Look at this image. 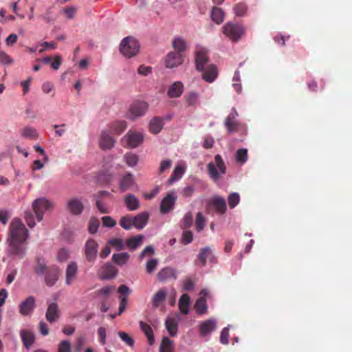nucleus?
Segmentation results:
<instances>
[{
    "label": "nucleus",
    "mask_w": 352,
    "mask_h": 352,
    "mask_svg": "<svg viewBox=\"0 0 352 352\" xmlns=\"http://www.w3.org/2000/svg\"><path fill=\"white\" fill-rule=\"evenodd\" d=\"M28 237L29 231L22 221L19 218H14L10 223L6 240L27 242Z\"/></svg>",
    "instance_id": "obj_1"
},
{
    "label": "nucleus",
    "mask_w": 352,
    "mask_h": 352,
    "mask_svg": "<svg viewBox=\"0 0 352 352\" xmlns=\"http://www.w3.org/2000/svg\"><path fill=\"white\" fill-rule=\"evenodd\" d=\"M6 254L12 260L23 259L27 254V243L25 241H17L6 240Z\"/></svg>",
    "instance_id": "obj_2"
},
{
    "label": "nucleus",
    "mask_w": 352,
    "mask_h": 352,
    "mask_svg": "<svg viewBox=\"0 0 352 352\" xmlns=\"http://www.w3.org/2000/svg\"><path fill=\"white\" fill-rule=\"evenodd\" d=\"M207 170L210 177L214 181L219 179L220 174L226 173V166L220 155L214 156V162H210L207 165Z\"/></svg>",
    "instance_id": "obj_3"
},
{
    "label": "nucleus",
    "mask_w": 352,
    "mask_h": 352,
    "mask_svg": "<svg viewBox=\"0 0 352 352\" xmlns=\"http://www.w3.org/2000/svg\"><path fill=\"white\" fill-rule=\"evenodd\" d=\"M223 34L233 42H237L245 33V28L242 25L227 23L223 27Z\"/></svg>",
    "instance_id": "obj_4"
},
{
    "label": "nucleus",
    "mask_w": 352,
    "mask_h": 352,
    "mask_svg": "<svg viewBox=\"0 0 352 352\" xmlns=\"http://www.w3.org/2000/svg\"><path fill=\"white\" fill-rule=\"evenodd\" d=\"M140 45L138 41L132 36L124 38L120 45V52L126 57H132L137 54Z\"/></svg>",
    "instance_id": "obj_5"
},
{
    "label": "nucleus",
    "mask_w": 352,
    "mask_h": 352,
    "mask_svg": "<svg viewBox=\"0 0 352 352\" xmlns=\"http://www.w3.org/2000/svg\"><path fill=\"white\" fill-rule=\"evenodd\" d=\"M148 105L144 101H135L133 102L129 110L128 118L135 120L139 117L143 116L147 111Z\"/></svg>",
    "instance_id": "obj_6"
},
{
    "label": "nucleus",
    "mask_w": 352,
    "mask_h": 352,
    "mask_svg": "<svg viewBox=\"0 0 352 352\" xmlns=\"http://www.w3.org/2000/svg\"><path fill=\"white\" fill-rule=\"evenodd\" d=\"M50 205L49 201L43 198L37 199L34 201L32 208L38 221L43 219V213L49 208Z\"/></svg>",
    "instance_id": "obj_7"
},
{
    "label": "nucleus",
    "mask_w": 352,
    "mask_h": 352,
    "mask_svg": "<svg viewBox=\"0 0 352 352\" xmlns=\"http://www.w3.org/2000/svg\"><path fill=\"white\" fill-rule=\"evenodd\" d=\"M237 116L236 111L232 109L225 120V126L229 133H234L239 131L241 124L236 120Z\"/></svg>",
    "instance_id": "obj_8"
},
{
    "label": "nucleus",
    "mask_w": 352,
    "mask_h": 352,
    "mask_svg": "<svg viewBox=\"0 0 352 352\" xmlns=\"http://www.w3.org/2000/svg\"><path fill=\"white\" fill-rule=\"evenodd\" d=\"M36 307L35 298L30 296L25 300L22 301L19 305V313L24 316H30L32 314Z\"/></svg>",
    "instance_id": "obj_9"
},
{
    "label": "nucleus",
    "mask_w": 352,
    "mask_h": 352,
    "mask_svg": "<svg viewBox=\"0 0 352 352\" xmlns=\"http://www.w3.org/2000/svg\"><path fill=\"white\" fill-rule=\"evenodd\" d=\"M98 243L92 239L85 243V257L89 262H94L98 254Z\"/></svg>",
    "instance_id": "obj_10"
},
{
    "label": "nucleus",
    "mask_w": 352,
    "mask_h": 352,
    "mask_svg": "<svg viewBox=\"0 0 352 352\" xmlns=\"http://www.w3.org/2000/svg\"><path fill=\"white\" fill-rule=\"evenodd\" d=\"M217 329L216 320L210 318L200 323L199 327V334L201 337H207Z\"/></svg>",
    "instance_id": "obj_11"
},
{
    "label": "nucleus",
    "mask_w": 352,
    "mask_h": 352,
    "mask_svg": "<svg viewBox=\"0 0 352 352\" xmlns=\"http://www.w3.org/2000/svg\"><path fill=\"white\" fill-rule=\"evenodd\" d=\"M184 62V56L181 53L175 52H169L165 60L166 67L168 68H173L182 65Z\"/></svg>",
    "instance_id": "obj_12"
},
{
    "label": "nucleus",
    "mask_w": 352,
    "mask_h": 352,
    "mask_svg": "<svg viewBox=\"0 0 352 352\" xmlns=\"http://www.w3.org/2000/svg\"><path fill=\"white\" fill-rule=\"evenodd\" d=\"M208 52L206 49L198 48L195 53L196 69L198 71H204L205 65L208 62Z\"/></svg>",
    "instance_id": "obj_13"
},
{
    "label": "nucleus",
    "mask_w": 352,
    "mask_h": 352,
    "mask_svg": "<svg viewBox=\"0 0 352 352\" xmlns=\"http://www.w3.org/2000/svg\"><path fill=\"white\" fill-rule=\"evenodd\" d=\"M177 199L175 193L172 192L168 193L162 201L160 206V212L163 214L168 212L173 208Z\"/></svg>",
    "instance_id": "obj_14"
},
{
    "label": "nucleus",
    "mask_w": 352,
    "mask_h": 352,
    "mask_svg": "<svg viewBox=\"0 0 352 352\" xmlns=\"http://www.w3.org/2000/svg\"><path fill=\"white\" fill-rule=\"evenodd\" d=\"M209 206L212 207L219 214H223L227 210L225 199L220 196H214L209 201Z\"/></svg>",
    "instance_id": "obj_15"
},
{
    "label": "nucleus",
    "mask_w": 352,
    "mask_h": 352,
    "mask_svg": "<svg viewBox=\"0 0 352 352\" xmlns=\"http://www.w3.org/2000/svg\"><path fill=\"white\" fill-rule=\"evenodd\" d=\"M115 140L107 131H102L99 138V146L102 150H109L113 147Z\"/></svg>",
    "instance_id": "obj_16"
},
{
    "label": "nucleus",
    "mask_w": 352,
    "mask_h": 352,
    "mask_svg": "<svg viewBox=\"0 0 352 352\" xmlns=\"http://www.w3.org/2000/svg\"><path fill=\"white\" fill-rule=\"evenodd\" d=\"M67 209L73 215H79L84 210V205L79 199L72 198L67 201Z\"/></svg>",
    "instance_id": "obj_17"
},
{
    "label": "nucleus",
    "mask_w": 352,
    "mask_h": 352,
    "mask_svg": "<svg viewBox=\"0 0 352 352\" xmlns=\"http://www.w3.org/2000/svg\"><path fill=\"white\" fill-rule=\"evenodd\" d=\"M59 269L57 266L52 265L48 267L45 272V282L48 287H52L58 278Z\"/></svg>",
    "instance_id": "obj_18"
},
{
    "label": "nucleus",
    "mask_w": 352,
    "mask_h": 352,
    "mask_svg": "<svg viewBox=\"0 0 352 352\" xmlns=\"http://www.w3.org/2000/svg\"><path fill=\"white\" fill-rule=\"evenodd\" d=\"M167 297V289L162 288L158 289L153 296L151 302L155 309L160 307L165 302Z\"/></svg>",
    "instance_id": "obj_19"
},
{
    "label": "nucleus",
    "mask_w": 352,
    "mask_h": 352,
    "mask_svg": "<svg viewBox=\"0 0 352 352\" xmlns=\"http://www.w3.org/2000/svg\"><path fill=\"white\" fill-rule=\"evenodd\" d=\"M59 316L60 310L58 304L56 302L50 303L45 314L47 320L49 322L52 323L58 320Z\"/></svg>",
    "instance_id": "obj_20"
},
{
    "label": "nucleus",
    "mask_w": 352,
    "mask_h": 352,
    "mask_svg": "<svg viewBox=\"0 0 352 352\" xmlns=\"http://www.w3.org/2000/svg\"><path fill=\"white\" fill-rule=\"evenodd\" d=\"M135 185V179L133 175L128 173L125 174L120 181V190L122 192L130 190L133 186Z\"/></svg>",
    "instance_id": "obj_21"
},
{
    "label": "nucleus",
    "mask_w": 352,
    "mask_h": 352,
    "mask_svg": "<svg viewBox=\"0 0 352 352\" xmlns=\"http://www.w3.org/2000/svg\"><path fill=\"white\" fill-rule=\"evenodd\" d=\"M175 270L170 267H166L162 269L157 274V278L160 282H166L170 279H176Z\"/></svg>",
    "instance_id": "obj_22"
},
{
    "label": "nucleus",
    "mask_w": 352,
    "mask_h": 352,
    "mask_svg": "<svg viewBox=\"0 0 352 352\" xmlns=\"http://www.w3.org/2000/svg\"><path fill=\"white\" fill-rule=\"evenodd\" d=\"M78 272V265L75 262H70L65 272V283L67 285H72L75 280Z\"/></svg>",
    "instance_id": "obj_23"
},
{
    "label": "nucleus",
    "mask_w": 352,
    "mask_h": 352,
    "mask_svg": "<svg viewBox=\"0 0 352 352\" xmlns=\"http://www.w3.org/2000/svg\"><path fill=\"white\" fill-rule=\"evenodd\" d=\"M202 78L208 82H212L217 77L218 69L215 65L211 64L202 71Z\"/></svg>",
    "instance_id": "obj_24"
},
{
    "label": "nucleus",
    "mask_w": 352,
    "mask_h": 352,
    "mask_svg": "<svg viewBox=\"0 0 352 352\" xmlns=\"http://www.w3.org/2000/svg\"><path fill=\"white\" fill-rule=\"evenodd\" d=\"M21 341L26 349H30L35 342L34 333L29 329H23L20 332Z\"/></svg>",
    "instance_id": "obj_25"
},
{
    "label": "nucleus",
    "mask_w": 352,
    "mask_h": 352,
    "mask_svg": "<svg viewBox=\"0 0 352 352\" xmlns=\"http://www.w3.org/2000/svg\"><path fill=\"white\" fill-rule=\"evenodd\" d=\"M129 146L135 148L138 146L143 141L142 134L137 132H128L125 135Z\"/></svg>",
    "instance_id": "obj_26"
},
{
    "label": "nucleus",
    "mask_w": 352,
    "mask_h": 352,
    "mask_svg": "<svg viewBox=\"0 0 352 352\" xmlns=\"http://www.w3.org/2000/svg\"><path fill=\"white\" fill-rule=\"evenodd\" d=\"M118 270L111 263H106L100 270V278L102 279H111L114 278Z\"/></svg>",
    "instance_id": "obj_27"
},
{
    "label": "nucleus",
    "mask_w": 352,
    "mask_h": 352,
    "mask_svg": "<svg viewBox=\"0 0 352 352\" xmlns=\"http://www.w3.org/2000/svg\"><path fill=\"white\" fill-rule=\"evenodd\" d=\"M144 236L138 234L137 236L128 238L126 241V245L130 250H135L143 243Z\"/></svg>",
    "instance_id": "obj_28"
},
{
    "label": "nucleus",
    "mask_w": 352,
    "mask_h": 352,
    "mask_svg": "<svg viewBox=\"0 0 352 352\" xmlns=\"http://www.w3.org/2000/svg\"><path fill=\"white\" fill-rule=\"evenodd\" d=\"M124 204L130 211H134L140 208V201L134 195L128 194L124 197Z\"/></svg>",
    "instance_id": "obj_29"
},
{
    "label": "nucleus",
    "mask_w": 352,
    "mask_h": 352,
    "mask_svg": "<svg viewBox=\"0 0 352 352\" xmlns=\"http://www.w3.org/2000/svg\"><path fill=\"white\" fill-rule=\"evenodd\" d=\"M133 218L134 221V226L137 229L141 230L147 224L149 214L147 212H143Z\"/></svg>",
    "instance_id": "obj_30"
},
{
    "label": "nucleus",
    "mask_w": 352,
    "mask_h": 352,
    "mask_svg": "<svg viewBox=\"0 0 352 352\" xmlns=\"http://www.w3.org/2000/svg\"><path fill=\"white\" fill-rule=\"evenodd\" d=\"M109 127L113 133L120 135L126 130L127 124L124 120H116L109 123Z\"/></svg>",
    "instance_id": "obj_31"
},
{
    "label": "nucleus",
    "mask_w": 352,
    "mask_h": 352,
    "mask_svg": "<svg viewBox=\"0 0 352 352\" xmlns=\"http://www.w3.org/2000/svg\"><path fill=\"white\" fill-rule=\"evenodd\" d=\"M164 126L163 119L160 117H154L149 123V131L153 134L159 133Z\"/></svg>",
    "instance_id": "obj_32"
},
{
    "label": "nucleus",
    "mask_w": 352,
    "mask_h": 352,
    "mask_svg": "<svg viewBox=\"0 0 352 352\" xmlns=\"http://www.w3.org/2000/svg\"><path fill=\"white\" fill-rule=\"evenodd\" d=\"M184 91V86L181 82H174L168 91V95L170 98L179 97Z\"/></svg>",
    "instance_id": "obj_33"
},
{
    "label": "nucleus",
    "mask_w": 352,
    "mask_h": 352,
    "mask_svg": "<svg viewBox=\"0 0 352 352\" xmlns=\"http://www.w3.org/2000/svg\"><path fill=\"white\" fill-rule=\"evenodd\" d=\"M140 327L147 337L149 344L153 345L155 342V338L153 331L151 326L146 322L141 321L140 322Z\"/></svg>",
    "instance_id": "obj_34"
},
{
    "label": "nucleus",
    "mask_w": 352,
    "mask_h": 352,
    "mask_svg": "<svg viewBox=\"0 0 352 352\" xmlns=\"http://www.w3.org/2000/svg\"><path fill=\"white\" fill-rule=\"evenodd\" d=\"M190 297L187 294H184L179 300V308L182 313L187 315L189 312Z\"/></svg>",
    "instance_id": "obj_35"
},
{
    "label": "nucleus",
    "mask_w": 352,
    "mask_h": 352,
    "mask_svg": "<svg viewBox=\"0 0 352 352\" xmlns=\"http://www.w3.org/2000/svg\"><path fill=\"white\" fill-rule=\"evenodd\" d=\"M130 258V255L127 252H120L113 254L112 261L118 265L122 266L125 265Z\"/></svg>",
    "instance_id": "obj_36"
},
{
    "label": "nucleus",
    "mask_w": 352,
    "mask_h": 352,
    "mask_svg": "<svg viewBox=\"0 0 352 352\" xmlns=\"http://www.w3.org/2000/svg\"><path fill=\"white\" fill-rule=\"evenodd\" d=\"M159 352H174V343L168 337H164L161 342Z\"/></svg>",
    "instance_id": "obj_37"
},
{
    "label": "nucleus",
    "mask_w": 352,
    "mask_h": 352,
    "mask_svg": "<svg viewBox=\"0 0 352 352\" xmlns=\"http://www.w3.org/2000/svg\"><path fill=\"white\" fill-rule=\"evenodd\" d=\"M165 325L170 336L175 337L177 335L178 327L177 320L173 318H168L166 320Z\"/></svg>",
    "instance_id": "obj_38"
},
{
    "label": "nucleus",
    "mask_w": 352,
    "mask_h": 352,
    "mask_svg": "<svg viewBox=\"0 0 352 352\" xmlns=\"http://www.w3.org/2000/svg\"><path fill=\"white\" fill-rule=\"evenodd\" d=\"M184 168L182 165H177L174 168L171 176L168 179L169 184H172L175 181L180 179L184 173Z\"/></svg>",
    "instance_id": "obj_39"
},
{
    "label": "nucleus",
    "mask_w": 352,
    "mask_h": 352,
    "mask_svg": "<svg viewBox=\"0 0 352 352\" xmlns=\"http://www.w3.org/2000/svg\"><path fill=\"white\" fill-rule=\"evenodd\" d=\"M211 17L216 23L220 24L223 21L224 12L221 8L214 7L211 11Z\"/></svg>",
    "instance_id": "obj_40"
},
{
    "label": "nucleus",
    "mask_w": 352,
    "mask_h": 352,
    "mask_svg": "<svg viewBox=\"0 0 352 352\" xmlns=\"http://www.w3.org/2000/svg\"><path fill=\"white\" fill-rule=\"evenodd\" d=\"M235 160L241 165L244 164L248 160V149L241 148L236 151L235 155Z\"/></svg>",
    "instance_id": "obj_41"
},
{
    "label": "nucleus",
    "mask_w": 352,
    "mask_h": 352,
    "mask_svg": "<svg viewBox=\"0 0 352 352\" xmlns=\"http://www.w3.org/2000/svg\"><path fill=\"white\" fill-rule=\"evenodd\" d=\"M173 47L177 53L182 54L186 50V41L180 37L175 38L173 41Z\"/></svg>",
    "instance_id": "obj_42"
},
{
    "label": "nucleus",
    "mask_w": 352,
    "mask_h": 352,
    "mask_svg": "<svg viewBox=\"0 0 352 352\" xmlns=\"http://www.w3.org/2000/svg\"><path fill=\"white\" fill-rule=\"evenodd\" d=\"M207 305L206 298L204 297H201L197 300L195 304V309L196 310L198 314L202 315L206 313L207 311Z\"/></svg>",
    "instance_id": "obj_43"
},
{
    "label": "nucleus",
    "mask_w": 352,
    "mask_h": 352,
    "mask_svg": "<svg viewBox=\"0 0 352 352\" xmlns=\"http://www.w3.org/2000/svg\"><path fill=\"white\" fill-rule=\"evenodd\" d=\"M47 269L45 259L42 257H37L36 265L34 267L35 272L38 275H41L45 273Z\"/></svg>",
    "instance_id": "obj_44"
},
{
    "label": "nucleus",
    "mask_w": 352,
    "mask_h": 352,
    "mask_svg": "<svg viewBox=\"0 0 352 352\" xmlns=\"http://www.w3.org/2000/svg\"><path fill=\"white\" fill-rule=\"evenodd\" d=\"M120 225L124 230H129L134 226L133 218L130 215H125L120 219Z\"/></svg>",
    "instance_id": "obj_45"
},
{
    "label": "nucleus",
    "mask_w": 352,
    "mask_h": 352,
    "mask_svg": "<svg viewBox=\"0 0 352 352\" xmlns=\"http://www.w3.org/2000/svg\"><path fill=\"white\" fill-rule=\"evenodd\" d=\"M112 180L113 176L108 171L100 173L97 177L98 183L101 185L109 184L112 182Z\"/></svg>",
    "instance_id": "obj_46"
},
{
    "label": "nucleus",
    "mask_w": 352,
    "mask_h": 352,
    "mask_svg": "<svg viewBox=\"0 0 352 352\" xmlns=\"http://www.w3.org/2000/svg\"><path fill=\"white\" fill-rule=\"evenodd\" d=\"M211 254V250L209 247H205L202 248L198 254V260L201 263L202 266L206 265V259Z\"/></svg>",
    "instance_id": "obj_47"
},
{
    "label": "nucleus",
    "mask_w": 352,
    "mask_h": 352,
    "mask_svg": "<svg viewBox=\"0 0 352 352\" xmlns=\"http://www.w3.org/2000/svg\"><path fill=\"white\" fill-rule=\"evenodd\" d=\"M186 101L189 106L195 107L198 104L199 94L191 91L185 96Z\"/></svg>",
    "instance_id": "obj_48"
},
{
    "label": "nucleus",
    "mask_w": 352,
    "mask_h": 352,
    "mask_svg": "<svg viewBox=\"0 0 352 352\" xmlns=\"http://www.w3.org/2000/svg\"><path fill=\"white\" fill-rule=\"evenodd\" d=\"M21 135L25 138L36 139L38 138V133L35 129L30 126L24 128L21 131Z\"/></svg>",
    "instance_id": "obj_49"
},
{
    "label": "nucleus",
    "mask_w": 352,
    "mask_h": 352,
    "mask_svg": "<svg viewBox=\"0 0 352 352\" xmlns=\"http://www.w3.org/2000/svg\"><path fill=\"white\" fill-rule=\"evenodd\" d=\"M206 226V218L201 212H198L196 216L195 228L197 232L202 231Z\"/></svg>",
    "instance_id": "obj_50"
},
{
    "label": "nucleus",
    "mask_w": 352,
    "mask_h": 352,
    "mask_svg": "<svg viewBox=\"0 0 352 352\" xmlns=\"http://www.w3.org/2000/svg\"><path fill=\"white\" fill-rule=\"evenodd\" d=\"M108 244L112 246L116 251H120L125 248L122 239H111L109 240Z\"/></svg>",
    "instance_id": "obj_51"
},
{
    "label": "nucleus",
    "mask_w": 352,
    "mask_h": 352,
    "mask_svg": "<svg viewBox=\"0 0 352 352\" xmlns=\"http://www.w3.org/2000/svg\"><path fill=\"white\" fill-rule=\"evenodd\" d=\"M233 10L236 16H244L246 14L248 7L243 3H239L234 6Z\"/></svg>",
    "instance_id": "obj_52"
},
{
    "label": "nucleus",
    "mask_w": 352,
    "mask_h": 352,
    "mask_svg": "<svg viewBox=\"0 0 352 352\" xmlns=\"http://www.w3.org/2000/svg\"><path fill=\"white\" fill-rule=\"evenodd\" d=\"M192 224V214L191 212H187L182 220L181 221V228L183 229H186L190 228Z\"/></svg>",
    "instance_id": "obj_53"
},
{
    "label": "nucleus",
    "mask_w": 352,
    "mask_h": 352,
    "mask_svg": "<svg viewBox=\"0 0 352 352\" xmlns=\"http://www.w3.org/2000/svg\"><path fill=\"white\" fill-rule=\"evenodd\" d=\"M99 225H100L99 220L96 217H92L89 220V226H88V230H89V233H91V234L96 233L98 231Z\"/></svg>",
    "instance_id": "obj_54"
},
{
    "label": "nucleus",
    "mask_w": 352,
    "mask_h": 352,
    "mask_svg": "<svg viewBox=\"0 0 352 352\" xmlns=\"http://www.w3.org/2000/svg\"><path fill=\"white\" fill-rule=\"evenodd\" d=\"M228 204L230 208H235L240 201V196L237 192L231 193L228 197Z\"/></svg>",
    "instance_id": "obj_55"
},
{
    "label": "nucleus",
    "mask_w": 352,
    "mask_h": 352,
    "mask_svg": "<svg viewBox=\"0 0 352 352\" xmlns=\"http://www.w3.org/2000/svg\"><path fill=\"white\" fill-rule=\"evenodd\" d=\"M124 159L127 165L131 167L135 166L138 162V155L131 153H126Z\"/></svg>",
    "instance_id": "obj_56"
},
{
    "label": "nucleus",
    "mask_w": 352,
    "mask_h": 352,
    "mask_svg": "<svg viewBox=\"0 0 352 352\" xmlns=\"http://www.w3.org/2000/svg\"><path fill=\"white\" fill-rule=\"evenodd\" d=\"M94 200L96 201V206L100 213L108 214L110 212V208L106 206L102 199H94Z\"/></svg>",
    "instance_id": "obj_57"
},
{
    "label": "nucleus",
    "mask_w": 352,
    "mask_h": 352,
    "mask_svg": "<svg viewBox=\"0 0 352 352\" xmlns=\"http://www.w3.org/2000/svg\"><path fill=\"white\" fill-rule=\"evenodd\" d=\"M159 261L157 258L149 259L146 264V270L148 274L153 273L157 268Z\"/></svg>",
    "instance_id": "obj_58"
},
{
    "label": "nucleus",
    "mask_w": 352,
    "mask_h": 352,
    "mask_svg": "<svg viewBox=\"0 0 352 352\" xmlns=\"http://www.w3.org/2000/svg\"><path fill=\"white\" fill-rule=\"evenodd\" d=\"M193 239V234L190 230H184L181 239V241L183 244L187 245L190 243Z\"/></svg>",
    "instance_id": "obj_59"
},
{
    "label": "nucleus",
    "mask_w": 352,
    "mask_h": 352,
    "mask_svg": "<svg viewBox=\"0 0 352 352\" xmlns=\"http://www.w3.org/2000/svg\"><path fill=\"white\" fill-rule=\"evenodd\" d=\"M46 23H51L56 20V16L53 14L52 8H49L46 10L45 12L41 16Z\"/></svg>",
    "instance_id": "obj_60"
},
{
    "label": "nucleus",
    "mask_w": 352,
    "mask_h": 352,
    "mask_svg": "<svg viewBox=\"0 0 352 352\" xmlns=\"http://www.w3.org/2000/svg\"><path fill=\"white\" fill-rule=\"evenodd\" d=\"M72 349L71 343L69 340H62L58 347V352H70Z\"/></svg>",
    "instance_id": "obj_61"
},
{
    "label": "nucleus",
    "mask_w": 352,
    "mask_h": 352,
    "mask_svg": "<svg viewBox=\"0 0 352 352\" xmlns=\"http://www.w3.org/2000/svg\"><path fill=\"white\" fill-rule=\"evenodd\" d=\"M101 221L104 227L113 228L116 225V221L110 216L102 217Z\"/></svg>",
    "instance_id": "obj_62"
},
{
    "label": "nucleus",
    "mask_w": 352,
    "mask_h": 352,
    "mask_svg": "<svg viewBox=\"0 0 352 352\" xmlns=\"http://www.w3.org/2000/svg\"><path fill=\"white\" fill-rule=\"evenodd\" d=\"M118 335L121 340L124 342L128 346H132L134 344L133 339L129 336L126 332L120 331Z\"/></svg>",
    "instance_id": "obj_63"
},
{
    "label": "nucleus",
    "mask_w": 352,
    "mask_h": 352,
    "mask_svg": "<svg viewBox=\"0 0 352 352\" xmlns=\"http://www.w3.org/2000/svg\"><path fill=\"white\" fill-rule=\"evenodd\" d=\"M155 254V250L152 245H148L144 248L139 255L140 260H142L146 256H152Z\"/></svg>",
    "instance_id": "obj_64"
}]
</instances>
